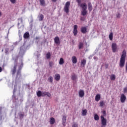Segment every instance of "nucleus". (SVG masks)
<instances>
[{
  "label": "nucleus",
  "mask_w": 127,
  "mask_h": 127,
  "mask_svg": "<svg viewBox=\"0 0 127 127\" xmlns=\"http://www.w3.org/2000/svg\"><path fill=\"white\" fill-rule=\"evenodd\" d=\"M72 127H78V124H74L72 126Z\"/></svg>",
  "instance_id": "obj_41"
},
{
  "label": "nucleus",
  "mask_w": 127,
  "mask_h": 127,
  "mask_svg": "<svg viewBox=\"0 0 127 127\" xmlns=\"http://www.w3.org/2000/svg\"><path fill=\"white\" fill-rule=\"evenodd\" d=\"M127 87H125L124 89V93H127Z\"/></svg>",
  "instance_id": "obj_42"
},
{
  "label": "nucleus",
  "mask_w": 127,
  "mask_h": 127,
  "mask_svg": "<svg viewBox=\"0 0 127 127\" xmlns=\"http://www.w3.org/2000/svg\"><path fill=\"white\" fill-rule=\"evenodd\" d=\"M108 67H109V64H105V68L106 69H108Z\"/></svg>",
  "instance_id": "obj_43"
},
{
  "label": "nucleus",
  "mask_w": 127,
  "mask_h": 127,
  "mask_svg": "<svg viewBox=\"0 0 127 127\" xmlns=\"http://www.w3.org/2000/svg\"><path fill=\"white\" fill-rule=\"evenodd\" d=\"M19 117L20 120H22L24 117V113L22 112L19 114Z\"/></svg>",
  "instance_id": "obj_24"
},
{
  "label": "nucleus",
  "mask_w": 127,
  "mask_h": 127,
  "mask_svg": "<svg viewBox=\"0 0 127 127\" xmlns=\"http://www.w3.org/2000/svg\"><path fill=\"white\" fill-rule=\"evenodd\" d=\"M127 57V51L126 50L123 51L121 57L120 61L119 63V66L121 68L125 66L126 63V58Z\"/></svg>",
  "instance_id": "obj_1"
},
{
  "label": "nucleus",
  "mask_w": 127,
  "mask_h": 127,
  "mask_svg": "<svg viewBox=\"0 0 127 127\" xmlns=\"http://www.w3.org/2000/svg\"><path fill=\"white\" fill-rule=\"evenodd\" d=\"M101 119L102 124L101 127H106V126H107V119H106L103 116H101Z\"/></svg>",
  "instance_id": "obj_7"
},
{
  "label": "nucleus",
  "mask_w": 127,
  "mask_h": 127,
  "mask_svg": "<svg viewBox=\"0 0 127 127\" xmlns=\"http://www.w3.org/2000/svg\"><path fill=\"white\" fill-rule=\"evenodd\" d=\"M64 64V60L63 59V58H62L60 59L59 64L60 65H63Z\"/></svg>",
  "instance_id": "obj_31"
},
{
  "label": "nucleus",
  "mask_w": 127,
  "mask_h": 127,
  "mask_svg": "<svg viewBox=\"0 0 127 127\" xmlns=\"http://www.w3.org/2000/svg\"><path fill=\"white\" fill-rule=\"evenodd\" d=\"M16 68H17V61H15L13 67L11 69L12 75H14L16 73Z\"/></svg>",
  "instance_id": "obj_6"
},
{
  "label": "nucleus",
  "mask_w": 127,
  "mask_h": 127,
  "mask_svg": "<svg viewBox=\"0 0 127 127\" xmlns=\"http://www.w3.org/2000/svg\"><path fill=\"white\" fill-rule=\"evenodd\" d=\"M36 39H37H37H39V38L38 37H36Z\"/></svg>",
  "instance_id": "obj_48"
},
{
  "label": "nucleus",
  "mask_w": 127,
  "mask_h": 127,
  "mask_svg": "<svg viewBox=\"0 0 127 127\" xmlns=\"http://www.w3.org/2000/svg\"><path fill=\"white\" fill-rule=\"evenodd\" d=\"M10 2H11V3H13V4H14V3H15L16 2V0H9Z\"/></svg>",
  "instance_id": "obj_38"
},
{
  "label": "nucleus",
  "mask_w": 127,
  "mask_h": 127,
  "mask_svg": "<svg viewBox=\"0 0 127 127\" xmlns=\"http://www.w3.org/2000/svg\"><path fill=\"white\" fill-rule=\"evenodd\" d=\"M45 96H47L48 98H50V97H51V94H50V93L49 92H43L42 97H45Z\"/></svg>",
  "instance_id": "obj_12"
},
{
  "label": "nucleus",
  "mask_w": 127,
  "mask_h": 127,
  "mask_svg": "<svg viewBox=\"0 0 127 127\" xmlns=\"http://www.w3.org/2000/svg\"><path fill=\"white\" fill-rule=\"evenodd\" d=\"M82 115L83 116H87V109L82 110Z\"/></svg>",
  "instance_id": "obj_32"
},
{
  "label": "nucleus",
  "mask_w": 127,
  "mask_h": 127,
  "mask_svg": "<svg viewBox=\"0 0 127 127\" xmlns=\"http://www.w3.org/2000/svg\"><path fill=\"white\" fill-rule=\"evenodd\" d=\"M78 26L77 25H74L73 26V34H74V36H76L78 33Z\"/></svg>",
  "instance_id": "obj_8"
},
{
  "label": "nucleus",
  "mask_w": 127,
  "mask_h": 127,
  "mask_svg": "<svg viewBox=\"0 0 127 127\" xmlns=\"http://www.w3.org/2000/svg\"><path fill=\"white\" fill-rule=\"evenodd\" d=\"M53 65H54V64H53V62H49V66H50V67H52L53 66Z\"/></svg>",
  "instance_id": "obj_37"
},
{
  "label": "nucleus",
  "mask_w": 127,
  "mask_h": 127,
  "mask_svg": "<svg viewBox=\"0 0 127 127\" xmlns=\"http://www.w3.org/2000/svg\"><path fill=\"white\" fill-rule=\"evenodd\" d=\"M40 0V3L41 5L42 6H45V0Z\"/></svg>",
  "instance_id": "obj_26"
},
{
  "label": "nucleus",
  "mask_w": 127,
  "mask_h": 127,
  "mask_svg": "<svg viewBox=\"0 0 127 127\" xmlns=\"http://www.w3.org/2000/svg\"><path fill=\"white\" fill-rule=\"evenodd\" d=\"M54 42L57 45H60V43L61 42L60 41V39L59 38V37L57 36V37H55Z\"/></svg>",
  "instance_id": "obj_9"
},
{
  "label": "nucleus",
  "mask_w": 127,
  "mask_h": 127,
  "mask_svg": "<svg viewBox=\"0 0 127 127\" xmlns=\"http://www.w3.org/2000/svg\"><path fill=\"white\" fill-rule=\"evenodd\" d=\"M66 121H67V117L66 116H64L62 118V122L63 124L66 123Z\"/></svg>",
  "instance_id": "obj_23"
},
{
  "label": "nucleus",
  "mask_w": 127,
  "mask_h": 127,
  "mask_svg": "<svg viewBox=\"0 0 127 127\" xmlns=\"http://www.w3.org/2000/svg\"><path fill=\"white\" fill-rule=\"evenodd\" d=\"M126 100H127V97H126V95H125V94H122L120 98V101L121 103H125V102H126Z\"/></svg>",
  "instance_id": "obj_10"
},
{
  "label": "nucleus",
  "mask_w": 127,
  "mask_h": 127,
  "mask_svg": "<svg viewBox=\"0 0 127 127\" xmlns=\"http://www.w3.org/2000/svg\"><path fill=\"white\" fill-rule=\"evenodd\" d=\"M46 57L47 59H50V58H51V54L50 53V52H49L46 54Z\"/></svg>",
  "instance_id": "obj_28"
},
{
  "label": "nucleus",
  "mask_w": 127,
  "mask_h": 127,
  "mask_svg": "<svg viewBox=\"0 0 127 127\" xmlns=\"http://www.w3.org/2000/svg\"><path fill=\"white\" fill-rule=\"evenodd\" d=\"M93 59H94V60H96L97 59V57H94Z\"/></svg>",
  "instance_id": "obj_47"
},
{
  "label": "nucleus",
  "mask_w": 127,
  "mask_h": 127,
  "mask_svg": "<svg viewBox=\"0 0 127 127\" xmlns=\"http://www.w3.org/2000/svg\"><path fill=\"white\" fill-rule=\"evenodd\" d=\"M71 79L72 80V81H76V80L77 79V75H76V74L74 73H72L71 75Z\"/></svg>",
  "instance_id": "obj_13"
},
{
  "label": "nucleus",
  "mask_w": 127,
  "mask_h": 127,
  "mask_svg": "<svg viewBox=\"0 0 127 127\" xmlns=\"http://www.w3.org/2000/svg\"><path fill=\"white\" fill-rule=\"evenodd\" d=\"M114 37L113 32H111L109 34V39L110 40L112 41L113 40V38Z\"/></svg>",
  "instance_id": "obj_33"
},
{
  "label": "nucleus",
  "mask_w": 127,
  "mask_h": 127,
  "mask_svg": "<svg viewBox=\"0 0 127 127\" xmlns=\"http://www.w3.org/2000/svg\"><path fill=\"white\" fill-rule=\"evenodd\" d=\"M1 52H3V50H2Z\"/></svg>",
  "instance_id": "obj_51"
},
{
  "label": "nucleus",
  "mask_w": 127,
  "mask_h": 127,
  "mask_svg": "<svg viewBox=\"0 0 127 127\" xmlns=\"http://www.w3.org/2000/svg\"><path fill=\"white\" fill-rule=\"evenodd\" d=\"M23 38H24L25 39H27L29 38V32H25V33L24 34Z\"/></svg>",
  "instance_id": "obj_16"
},
{
  "label": "nucleus",
  "mask_w": 127,
  "mask_h": 127,
  "mask_svg": "<svg viewBox=\"0 0 127 127\" xmlns=\"http://www.w3.org/2000/svg\"><path fill=\"white\" fill-rule=\"evenodd\" d=\"M116 16L118 18H121V14L120 13H118L117 15Z\"/></svg>",
  "instance_id": "obj_40"
},
{
  "label": "nucleus",
  "mask_w": 127,
  "mask_h": 127,
  "mask_svg": "<svg viewBox=\"0 0 127 127\" xmlns=\"http://www.w3.org/2000/svg\"><path fill=\"white\" fill-rule=\"evenodd\" d=\"M112 51L114 53H116V52H118L119 51V48H118V45H117V43H113L111 45Z\"/></svg>",
  "instance_id": "obj_4"
},
{
  "label": "nucleus",
  "mask_w": 127,
  "mask_h": 127,
  "mask_svg": "<svg viewBox=\"0 0 127 127\" xmlns=\"http://www.w3.org/2000/svg\"><path fill=\"white\" fill-rule=\"evenodd\" d=\"M101 100V95L97 94L95 96V101L96 102H99Z\"/></svg>",
  "instance_id": "obj_20"
},
{
  "label": "nucleus",
  "mask_w": 127,
  "mask_h": 127,
  "mask_svg": "<svg viewBox=\"0 0 127 127\" xmlns=\"http://www.w3.org/2000/svg\"><path fill=\"white\" fill-rule=\"evenodd\" d=\"M52 1L53 2H56V1H57V0H52Z\"/></svg>",
  "instance_id": "obj_46"
},
{
  "label": "nucleus",
  "mask_w": 127,
  "mask_h": 127,
  "mask_svg": "<svg viewBox=\"0 0 127 127\" xmlns=\"http://www.w3.org/2000/svg\"><path fill=\"white\" fill-rule=\"evenodd\" d=\"M80 7L82 8V10L81 11V14L83 16H85L87 14V4L86 3H82L80 4Z\"/></svg>",
  "instance_id": "obj_3"
},
{
  "label": "nucleus",
  "mask_w": 127,
  "mask_h": 127,
  "mask_svg": "<svg viewBox=\"0 0 127 127\" xmlns=\"http://www.w3.org/2000/svg\"><path fill=\"white\" fill-rule=\"evenodd\" d=\"M86 62H87V61L85 59H83L81 61V65L82 67H85V65H86Z\"/></svg>",
  "instance_id": "obj_15"
},
{
  "label": "nucleus",
  "mask_w": 127,
  "mask_h": 127,
  "mask_svg": "<svg viewBox=\"0 0 127 127\" xmlns=\"http://www.w3.org/2000/svg\"><path fill=\"white\" fill-rule=\"evenodd\" d=\"M50 125H54L55 124V119L53 117H51L50 120Z\"/></svg>",
  "instance_id": "obj_19"
},
{
  "label": "nucleus",
  "mask_w": 127,
  "mask_h": 127,
  "mask_svg": "<svg viewBox=\"0 0 127 127\" xmlns=\"http://www.w3.org/2000/svg\"><path fill=\"white\" fill-rule=\"evenodd\" d=\"M64 10L66 13H69V8H70V1H67L64 6Z\"/></svg>",
  "instance_id": "obj_5"
},
{
  "label": "nucleus",
  "mask_w": 127,
  "mask_h": 127,
  "mask_svg": "<svg viewBox=\"0 0 127 127\" xmlns=\"http://www.w3.org/2000/svg\"><path fill=\"white\" fill-rule=\"evenodd\" d=\"M61 78V76H60V74L57 73L55 75V80H56V81H60Z\"/></svg>",
  "instance_id": "obj_14"
},
{
  "label": "nucleus",
  "mask_w": 127,
  "mask_h": 127,
  "mask_svg": "<svg viewBox=\"0 0 127 127\" xmlns=\"http://www.w3.org/2000/svg\"><path fill=\"white\" fill-rule=\"evenodd\" d=\"M110 79L112 81H115V80H116V75L112 74L110 77Z\"/></svg>",
  "instance_id": "obj_30"
},
{
  "label": "nucleus",
  "mask_w": 127,
  "mask_h": 127,
  "mask_svg": "<svg viewBox=\"0 0 127 127\" xmlns=\"http://www.w3.org/2000/svg\"><path fill=\"white\" fill-rule=\"evenodd\" d=\"M81 32L82 33H86L87 32V28L86 27H82L81 28Z\"/></svg>",
  "instance_id": "obj_18"
},
{
  "label": "nucleus",
  "mask_w": 127,
  "mask_h": 127,
  "mask_svg": "<svg viewBox=\"0 0 127 127\" xmlns=\"http://www.w3.org/2000/svg\"><path fill=\"white\" fill-rule=\"evenodd\" d=\"M1 16V11H0V17Z\"/></svg>",
  "instance_id": "obj_49"
},
{
  "label": "nucleus",
  "mask_w": 127,
  "mask_h": 127,
  "mask_svg": "<svg viewBox=\"0 0 127 127\" xmlns=\"http://www.w3.org/2000/svg\"><path fill=\"white\" fill-rule=\"evenodd\" d=\"M22 67H23V63H22V61H21L20 64L18 66V69L17 71L16 80L20 79V77H21V69H22Z\"/></svg>",
  "instance_id": "obj_2"
},
{
  "label": "nucleus",
  "mask_w": 127,
  "mask_h": 127,
  "mask_svg": "<svg viewBox=\"0 0 127 127\" xmlns=\"http://www.w3.org/2000/svg\"><path fill=\"white\" fill-rule=\"evenodd\" d=\"M84 46V44H83V43L82 42H79L78 44V48L79 49H82V48H83Z\"/></svg>",
  "instance_id": "obj_25"
},
{
  "label": "nucleus",
  "mask_w": 127,
  "mask_h": 127,
  "mask_svg": "<svg viewBox=\"0 0 127 127\" xmlns=\"http://www.w3.org/2000/svg\"><path fill=\"white\" fill-rule=\"evenodd\" d=\"M18 25H19V23H18Z\"/></svg>",
  "instance_id": "obj_52"
},
{
  "label": "nucleus",
  "mask_w": 127,
  "mask_h": 127,
  "mask_svg": "<svg viewBox=\"0 0 127 127\" xmlns=\"http://www.w3.org/2000/svg\"><path fill=\"white\" fill-rule=\"evenodd\" d=\"M44 18V15H43V14H41L39 15V19L40 21H42V20H43Z\"/></svg>",
  "instance_id": "obj_27"
},
{
  "label": "nucleus",
  "mask_w": 127,
  "mask_h": 127,
  "mask_svg": "<svg viewBox=\"0 0 127 127\" xmlns=\"http://www.w3.org/2000/svg\"><path fill=\"white\" fill-rule=\"evenodd\" d=\"M94 120L95 121H99V120H100V118L97 114H95L94 115Z\"/></svg>",
  "instance_id": "obj_34"
},
{
  "label": "nucleus",
  "mask_w": 127,
  "mask_h": 127,
  "mask_svg": "<svg viewBox=\"0 0 127 127\" xmlns=\"http://www.w3.org/2000/svg\"><path fill=\"white\" fill-rule=\"evenodd\" d=\"M103 116H106V115H107V112H106V111H104L103 112Z\"/></svg>",
  "instance_id": "obj_44"
},
{
  "label": "nucleus",
  "mask_w": 127,
  "mask_h": 127,
  "mask_svg": "<svg viewBox=\"0 0 127 127\" xmlns=\"http://www.w3.org/2000/svg\"><path fill=\"white\" fill-rule=\"evenodd\" d=\"M43 95V92H41V91L39 90L37 92V97H42V95Z\"/></svg>",
  "instance_id": "obj_22"
},
{
  "label": "nucleus",
  "mask_w": 127,
  "mask_h": 127,
  "mask_svg": "<svg viewBox=\"0 0 127 127\" xmlns=\"http://www.w3.org/2000/svg\"><path fill=\"white\" fill-rule=\"evenodd\" d=\"M72 62L73 64L77 63V58L76 56H73L71 58Z\"/></svg>",
  "instance_id": "obj_17"
},
{
  "label": "nucleus",
  "mask_w": 127,
  "mask_h": 127,
  "mask_svg": "<svg viewBox=\"0 0 127 127\" xmlns=\"http://www.w3.org/2000/svg\"><path fill=\"white\" fill-rule=\"evenodd\" d=\"M78 94H79V97H80V98H83V97L85 96V92H84V90L82 89L79 90Z\"/></svg>",
  "instance_id": "obj_11"
},
{
  "label": "nucleus",
  "mask_w": 127,
  "mask_h": 127,
  "mask_svg": "<svg viewBox=\"0 0 127 127\" xmlns=\"http://www.w3.org/2000/svg\"><path fill=\"white\" fill-rule=\"evenodd\" d=\"M88 10L89 11V12H91L92 9V3H91V2H89L88 3Z\"/></svg>",
  "instance_id": "obj_21"
},
{
  "label": "nucleus",
  "mask_w": 127,
  "mask_h": 127,
  "mask_svg": "<svg viewBox=\"0 0 127 127\" xmlns=\"http://www.w3.org/2000/svg\"><path fill=\"white\" fill-rule=\"evenodd\" d=\"M105 104H106V102H105L104 101L102 100L100 101V102L99 103V106L101 107H104V105H105Z\"/></svg>",
  "instance_id": "obj_29"
},
{
  "label": "nucleus",
  "mask_w": 127,
  "mask_h": 127,
  "mask_svg": "<svg viewBox=\"0 0 127 127\" xmlns=\"http://www.w3.org/2000/svg\"><path fill=\"white\" fill-rule=\"evenodd\" d=\"M2 71V68L0 66V73Z\"/></svg>",
  "instance_id": "obj_45"
},
{
  "label": "nucleus",
  "mask_w": 127,
  "mask_h": 127,
  "mask_svg": "<svg viewBox=\"0 0 127 127\" xmlns=\"http://www.w3.org/2000/svg\"><path fill=\"white\" fill-rule=\"evenodd\" d=\"M8 51H9V49L7 48H6L5 49V54H7L8 53Z\"/></svg>",
  "instance_id": "obj_39"
},
{
  "label": "nucleus",
  "mask_w": 127,
  "mask_h": 127,
  "mask_svg": "<svg viewBox=\"0 0 127 127\" xmlns=\"http://www.w3.org/2000/svg\"><path fill=\"white\" fill-rule=\"evenodd\" d=\"M15 91H16L15 89H14V90H13V93H14V92H15Z\"/></svg>",
  "instance_id": "obj_50"
},
{
  "label": "nucleus",
  "mask_w": 127,
  "mask_h": 127,
  "mask_svg": "<svg viewBox=\"0 0 127 127\" xmlns=\"http://www.w3.org/2000/svg\"><path fill=\"white\" fill-rule=\"evenodd\" d=\"M76 1L77 2V5L81 6V0H76Z\"/></svg>",
  "instance_id": "obj_36"
},
{
  "label": "nucleus",
  "mask_w": 127,
  "mask_h": 127,
  "mask_svg": "<svg viewBox=\"0 0 127 127\" xmlns=\"http://www.w3.org/2000/svg\"><path fill=\"white\" fill-rule=\"evenodd\" d=\"M48 80L50 83H53V77L52 76H50Z\"/></svg>",
  "instance_id": "obj_35"
}]
</instances>
